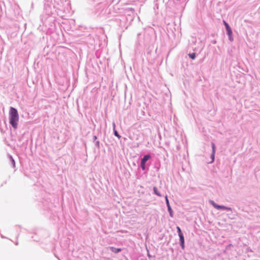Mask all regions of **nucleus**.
<instances>
[{
  "mask_svg": "<svg viewBox=\"0 0 260 260\" xmlns=\"http://www.w3.org/2000/svg\"><path fill=\"white\" fill-rule=\"evenodd\" d=\"M9 158H10V161L11 165H12L13 168H15V162L14 159H13V157L11 155H9Z\"/></svg>",
  "mask_w": 260,
  "mask_h": 260,
  "instance_id": "obj_9",
  "label": "nucleus"
},
{
  "mask_svg": "<svg viewBox=\"0 0 260 260\" xmlns=\"http://www.w3.org/2000/svg\"><path fill=\"white\" fill-rule=\"evenodd\" d=\"M18 120L19 115L17 109L11 107L9 111V122L15 129L17 127Z\"/></svg>",
  "mask_w": 260,
  "mask_h": 260,
  "instance_id": "obj_1",
  "label": "nucleus"
},
{
  "mask_svg": "<svg viewBox=\"0 0 260 260\" xmlns=\"http://www.w3.org/2000/svg\"><path fill=\"white\" fill-rule=\"evenodd\" d=\"M95 145L98 147L100 148V142L99 141H95Z\"/></svg>",
  "mask_w": 260,
  "mask_h": 260,
  "instance_id": "obj_15",
  "label": "nucleus"
},
{
  "mask_svg": "<svg viewBox=\"0 0 260 260\" xmlns=\"http://www.w3.org/2000/svg\"><path fill=\"white\" fill-rule=\"evenodd\" d=\"M112 126H113V130H114V129H115V127H116L115 122H113Z\"/></svg>",
  "mask_w": 260,
  "mask_h": 260,
  "instance_id": "obj_18",
  "label": "nucleus"
},
{
  "mask_svg": "<svg viewBox=\"0 0 260 260\" xmlns=\"http://www.w3.org/2000/svg\"><path fill=\"white\" fill-rule=\"evenodd\" d=\"M177 230L178 235L182 234L181 230L179 226H177Z\"/></svg>",
  "mask_w": 260,
  "mask_h": 260,
  "instance_id": "obj_13",
  "label": "nucleus"
},
{
  "mask_svg": "<svg viewBox=\"0 0 260 260\" xmlns=\"http://www.w3.org/2000/svg\"><path fill=\"white\" fill-rule=\"evenodd\" d=\"M110 249L111 251H112L114 253H117L120 251H121L122 249L120 248H115L114 247H110Z\"/></svg>",
  "mask_w": 260,
  "mask_h": 260,
  "instance_id": "obj_7",
  "label": "nucleus"
},
{
  "mask_svg": "<svg viewBox=\"0 0 260 260\" xmlns=\"http://www.w3.org/2000/svg\"><path fill=\"white\" fill-rule=\"evenodd\" d=\"M228 37H229V39L230 41H231V42L233 41L234 39L232 37V35H231L230 36H228Z\"/></svg>",
  "mask_w": 260,
  "mask_h": 260,
  "instance_id": "obj_16",
  "label": "nucleus"
},
{
  "mask_svg": "<svg viewBox=\"0 0 260 260\" xmlns=\"http://www.w3.org/2000/svg\"><path fill=\"white\" fill-rule=\"evenodd\" d=\"M165 200H166V205H167V208H168V211L169 213V215L171 217H173V211L172 209V208L170 206V203H169V201L168 200V197L167 196H166L165 197Z\"/></svg>",
  "mask_w": 260,
  "mask_h": 260,
  "instance_id": "obj_3",
  "label": "nucleus"
},
{
  "mask_svg": "<svg viewBox=\"0 0 260 260\" xmlns=\"http://www.w3.org/2000/svg\"><path fill=\"white\" fill-rule=\"evenodd\" d=\"M151 158V155L149 154L145 155L143 158H141L140 166L142 170H146V163Z\"/></svg>",
  "mask_w": 260,
  "mask_h": 260,
  "instance_id": "obj_2",
  "label": "nucleus"
},
{
  "mask_svg": "<svg viewBox=\"0 0 260 260\" xmlns=\"http://www.w3.org/2000/svg\"><path fill=\"white\" fill-rule=\"evenodd\" d=\"M223 23L225 26V28H227V27H230L229 24L225 21L223 20Z\"/></svg>",
  "mask_w": 260,
  "mask_h": 260,
  "instance_id": "obj_14",
  "label": "nucleus"
},
{
  "mask_svg": "<svg viewBox=\"0 0 260 260\" xmlns=\"http://www.w3.org/2000/svg\"><path fill=\"white\" fill-rule=\"evenodd\" d=\"M209 203L211 205H212L213 207H214L215 209L217 210H225L226 206H223V205H219L215 203L213 201L210 200Z\"/></svg>",
  "mask_w": 260,
  "mask_h": 260,
  "instance_id": "obj_4",
  "label": "nucleus"
},
{
  "mask_svg": "<svg viewBox=\"0 0 260 260\" xmlns=\"http://www.w3.org/2000/svg\"><path fill=\"white\" fill-rule=\"evenodd\" d=\"M225 210L228 211H232V208L230 207H226Z\"/></svg>",
  "mask_w": 260,
  "mask_h": 260,
  "instance_id": "obj_17",
  "label": "nucleus"
},
{
  "mask_svg": "<svg viewBox=\"0 0 260 260\" xmlns=\"http://www.w3.org/2000/svg\"><path fill=\"white\" fill-rule=\"evenodd\" d=\"M153 192L154 193L158 196V197H161L162 195L159 193V192L158 191V189H157V188L156 187V186H154L153 187Z\"/></svg>",
  "mask_w": 260,
  "mask_h": 260,
  "instance_id": "obj_8",
  "label": "nucleus"
},
{
  "mask_svg": "<svg viewBox=\"0 0 260 260\" xmlns=\"http://www.w3.org/2000/svg\"><path fill=\"white\" fill-rule=\"evenodd\" d=\"M113 133H114V135L117 137V138H120L121 137V136L119 135L118 133L117 132V131L116 130V129H114L113 130Z\"/></svg>",
  "mask_w": 260,
  "mask_h": 260,
  "instance_id": "obj_12",
  "label": "nucleus"
},
{
  "mask_svg": "<svg viewBox=\"0 0 260 260\" xmlns=\"http://www.w3.org/2000/svg\"><path fill=\"white\" fill-rule=\"evenodd\" d=\"M93 141L95 142V140L97 139V137L96 136H94L93 137Z\"/></svg>",
  "mask_w": 260,
  "mask_h": 260,
  "instance_id": "obj_19",
  "label": "nucleus"
},
{
  "mask_svg": "<svg viewBox=\"0 0 260 260\" xmlns=\"http://www.w3.org/2000/svg\"><path fill=\"white\" fill-rule=\"evenodd\" d=\"M188 56L192 59H194L196 58V53L194 52L189 53V54H188Z\"/></svg>",
  "mask_w": 260,
  "mask_h": 260,
  "instance_id": "obj_11",
  "label": "nucleus"
},
{
  "mask_svg": "<svg viewBox=\"0 0 260 260\" xmlns=\"http://www.w3.org/2000/svg\"><path fill=\"white\" fill-rule=\"evenodd\" d=\"M16 245H18V242L16 243Z\"/></svg>",
  "mask_w": 260,
  "mask_h": 260,
  "instance_id": "obj_20",
  "label": "nucleus"
},
{
  "mask_svg": "<svg viewBox=\"0 0 260 260\" xmlns=\"http://www.w3.org/2000/svg\"><path fill=\"white\" fill-rule=\"evenodd\" d=\"M179 237V241L181 248L184 249V238L183 233L178 235Z\"/></svg>",
  "mask_w": 260,
  "mask_h": 260,
  "instance_id": "obj_6",
  "label": "nucleus"
},
{
  "mask_svg": "<svg viewBox=\"0 0 260 260\" xmlns=\"http://www.w3.org/2000/svg\"><path fill=\"white\" fill-rule=\"evenodd\" d=\"M226 31V34L228 36H230L231 35H232V30L231 28V27H227V28H225Z\"/></svg>",
  "mask_w": 260,
  "mask_h": 260,
  "instance_id": "obj_10",
  "label": "nucleus"
},
{
  "mask_svg": "<svg viewBox=\"0 0 260 260\" xmlns=\"http://www.w3.org/2000/svg\"><path fill=\"white\" fill-rule=\"evenodd\" d=\"M211 147H212V153L211 154L210 157L212 159L211 162H213L215 159V149L216 146L214 143H211Z\"/></svg>",
  "mask_w": 260,
  "mask_h": 260,
  "instance_id": "obj_5",
  "label": "nucleus"
}]
</instances>
